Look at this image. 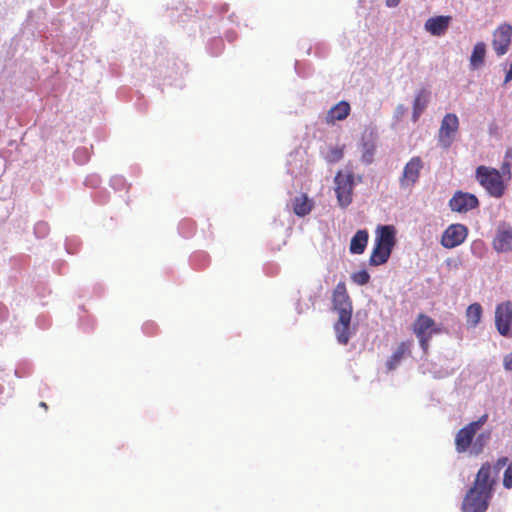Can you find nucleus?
Here are the masks:
<instances>
[{
	"label": "nucleus",
	"mask_w": 512,
	"mask_h": 512,
	"mask_svg": "<svg viewBox=\"0 0 512 512\" xmlns=\"http://www.w3.org/2000/svg\"><path fill=\"white\" fill-rule=\"evenodd\" d=\"M494 478L491 465L484 463L477 472L473 486L468 490L462 503L463 512H486L492 497Z\"/></svg>",
	"instance_id": "nucleus-1"
},
{
	"label": "nucleus",
	"mask_w": 512,
	"mask_h": 512,
	"mask_svg": "<svg viewBox=\"0 0 512 512\" xmlns=\"http://www.w3.org/2000/svg\"><path fill=\"white\" fill-rule=\"evenodd\" d=\"M332 304L338 312V321L334 325L337 340L340 344L346 345L350 338V324L352 318V301L347 292L346 284L340 281L332 293Z\"/></svg>",
	"instance_id": "nucleus-2"
},
{
	"label": "nucleus",
	"mask_w": 512,
	"mask_h": 512,
	"mask_svg": "<svg viewBox=\"0 0 512 512\" xmlns=\"http://www.w3.org/2000/svg\"><path fill=\"white\" fill-rule=\"evenodd\" d=\"M475 177L491 197L501 198L505 195L507 185L497 169L480 165L476 168Z\"/></svg>",
	"instance_id": "nucleus-3"
},
{
	"label": "nucleus",
	"mask_w": 512,
	"mask_h": 512,
	"mask_svg": "<svg viewBox=\"0 0 512 512\" xmlns=\"http://www.w3.org/2000/svg\"><path fill=\"white\" fill-rule=\"evenodd\" d=\"M334 184L338 205L341 208H347L353 200L354 173L352 171H339L334 178Z\"/></svg>",
	"instance_id": "nucleus-4"
},
{
	"label": "nucleus",
	"mask_w": 512,
	"mask_h": 512,
	"mask_svg": "<svg viewBox=\"0 0 512 512\" xmlns=\"http://www.w3.org/2000/svg\"><path fill=\"white\" fill-rule=\"evenodd\" d=\"M488 414H483L476 421L468 423L461 428L455 437V448L458 453H464L472 449L473 439L477 431L487 422Z\"/></svg>",
	"instance_id": "nucleus-5"
},
{
	"label": "nucleus",
	"mask_w": 512,
	"mask_h": 512,
	"mask_svg": "<svg viewBox=\"0 0 512 512\" xmlns=\"http://www.w3.org/2000/svg\"><path fill=\"white\" fill-rule=\"evenodd\" d=\"M459 129V119L454 113H447L442 121L438 131V143L444 148L451 147L455 140L456 133Z\"/></svg>",
	"instance_id": "nucleus-6"
},
{
	"label": "nucleus",
	"mask_w": 512,
	"mask_h": 512,
	"mask_svg": "<svg viewBox=\"0 0 512 512\" xmlns=\"http://www.w3.org/2000/svg\"><path fill=\"white\" fill-rule=\"evenodd\" d=\"M495 326L504 337H512V302L504 301L495 308Z\"/></svg>",
	"instance_id": "nucleus-7"
},
{
	"label": "nucleus",
	"mask_w": 512,
	"mask_h": 512,
	"mask_svg": "<svg viewBox=\"0 0 512 512\" xmlns=\"http://www.w3.org/2000/svg\"><path fill=\"white\" fill-rule=\"evenodd\" d=\"M512 43V25L503 23L492 34V48L498 57L505 55Z\"/></svg>",
	"instance_id": "nucleus-8"
},
{
	"label": "nucleus",
	"mask_w": 512,
	"mask_h": 512,
	"mask_svg": "<svg viewBox=\"0 0 512 512\" xmlns=\"http://www.w3.org/2000/svg\"><path fill=\"white\" fill-rule=\"evenodd\" d=\"M424 163L419 156L412 157L404 166L402 175L399 179L402 188L414 186L420 178Z\"/></svg>",
	"instance_id": "nucleus-9"
},
{
	"label": "nucleus",
	"mask_w": 512,
	"mask_h": 512,
	"mask_svg": "<svg viewBox=\"0 0 512 512\" xmlns=\"http://www.w3.org/2000/svg\"><path fill=\"white\" fill-rule=\"evenodd\" d=\"M468 235V229L462 224H451L444 231L441 244L448 249L454 248L462 244Z\"/></svg>",
	"instance_id": "nucleus-10"
},
{
	"label": "nucleus",
	"mask_w": 512,
	"mask_h": 512,
	"mask_svg": "<svg viewBox=\"0 0 512 512\" xmlns=\"http://www.w3.org/2000/svg\"><path fill=\"white\" fill-rule=\"evenodd\" d=\"M452 211L458 213H467L479 206L478 198L471 193L457 191L449 201Z\"/></svg>",
	"instance_id": "nucleus-11"
},
{
	"label": "nucleus",
	"mask_w": 512,
	"mask_h": 512,
	"mask_svg": "<svg viewBox=\"0 0 512 512\" xmlns=\"http://www.w3.org/2000/svg\"><path fill=\"white\" fill-rule=\"evenodd\" d=\"M493 248L497 252L512 251V227L509 224L502 223L499 225L493 240Z\"/></svg>",
	"instance_id": "nucleus-12"
},
{
	"label": "nucleus",
	"mask_w": 512,
	"mask_h": 512,
	"mask_svg": "<svg viewBox=\"0 0 512 512\" xmlns=\"http://www.w3.org/2000/svg\"><path fill=\"white\" fill-rule=\"evenodd\" d=\"M411 347H412V341H402L396 348V350L392 353V355L388 358L386 361V369L388 372H391L395 370L402 359L405 356L411 355Z\"/></svg>",
	"instance_id": "nucleus-13"
},
{
	"label": "nucleus",
	"mask_w": 512,
	"mask_h": 512,
	"mask_svg": "<svg viewBox=\"0 0 512 512\" xmlns=\"http://www.w3.org/2000/svg\"><path fill=\"white\" fill-rule=\"evenodd\" d=\"M412 330L416 336L428 335L429 333L431 335L439 334L441 332V329L435 327L434 320L425 314L418 315Z\"/></svg>",
	"instance_id": "nucleus-14"
},
{
	"label": "nucleus",
	"mask_w": 512,
	"mask_h": 512,
	"mask_svg": "<svg viewBox=\"0 0 512 512\" xmlns=\"http://www.w3.org/2000/svg\"><path fill=\"white\" fill-rule=\"evenodd\" d=\"M451 21L450 16H436L427 19L425 29L433 36H442L446 33Z\"/></svg>",
	"instance_id": "nucleus-15"
},
{
	"label": "nucleus",
	"mask_w": 512,
	"mask_h": 512,
	"mask_svg": "<svg viewBox=\"0 0 512 512\" xmlns=\"http://www.w3.org/2000/svg\"><path fill=\"white\" fill-rule=\"evenodd\" d=\"M350 113V105L346 101H340L333 106L327 113L326 120L328 123L341 121L347 118Z\"/></svg>",
	"instance_id": "nucleus-16"
},
{
	"label": "nucleus",
	"mask_w": 512,
	"mask_h": 512,
	"mask_svg": "<svg viewBox=\"0 0 512 512\" xmlns=\"http://www.w3.org/2000/svg\"><path fill=\"white\" fill-rule=\"evenodd\" d=\"M369 234L367 230H358L350 241L349 250L352 254H362L367 246Z\"/></svg>",
	"instance_id": "nucleus-17"
},
{
	"label": "nucleus",
	"mask_w": 512,
	"mask_h": 512,
	"mask_svg": "<svg viewBox=\"0 0 512 512\" xmlns=\"http://www.w3.org/2000/svg\"><path fill=\"white\" fill-rule=\"evenodd\" d=\"M486 56V44L482 41L477 42L469 58V65L472 70L478 69L484 65Z\"/></svg>",
	"instance_id": "nucleus-18"
},
{
	"label": "nucleus",
	"mask_w": 512,
	"mask_h": 512,
	"mask_svg": "<svg viewBox=\"0 0 512 512\" xmlns=\"http://www.w3.org/2000/svg\"><path fill=\"white\" fill-rule=\"evenodd\" d=\"M395 228L393 226H381L375 243L390 249L395 245Z\"/></svg>",
	"instance_id": "nucleus-19"
},
{
	"label": "nucleus",
	"mask_w": 512,
	"mask_h": 512,
	"mask_svg": "<svg viewBox=\"0 0 512 512\" xmlns=\"http://www.w3.org/2000/svg\"><path fill=\"white\" fill-rule=\"evenodd\" d=\"M392 249L375 243L370 255L369 263L372 266H379L386 263L391 255Z\"/></svg>",
	"instance_id": "nucleus-20"
},
{
	"label": "nucleus",
	"mask_w": 512,
	"mask_h": 512,
	"mask_svg": "<svg viewBox=\"0 0 512 512\" xmlns=\"http://www.w3.org/2000/svg\"><path fill=\"white\" fill-rule=\"evenodd\" d=\"M428 105V92L425 89L420 90L413 102L412 120L417 122L421 114L424 112Z\"/></svg>",
	"instance_id": "nucleus-21"
},
{
	"label": "nucleus",
	"mask_w": 512,
	"mask_h": 512,
	"mask_svg": "<svg viewBox=\"0 0 512 512\" xmlns=\"http://www.w3.org/2000/svg\"><path fill=\"white\" fill-rule=\"evenodd\" d=\"M313 208V202L306 194L296 197L293 201V211L299 217L308 215Z\"/></svg>",
	"instance_id": "nucleus-22"
},
{
	"label": "nucleus",
	"mask_w": 512,
	"mask_h": 512,
	"mask_svg": "<svg viewBox=\"0 0 512 512\" xmlns=\"http://www.w3.org/2000/svg\"><path fill=\"white\" fill-rule=\"evenodd\" d=\"M482 313V306L479 303L469 305L466 309V321L468 326L476 327L481 321Z\"/></svg>",
	"instance_id": "nucleus-23"
},
{
	"label": "nucleus",
	"mask_w": 512,
	"mask_h": 512,
	"mask_svg": "<svg viewBox=\"0 0 512 512\" xmlns=\"http://www.w3.org/2000/svg\"><path fill=\"white\" fill-rule=\"evenodd\" d=\"M490 438V433H481L479 434L473 445H472V449H471V453L475 454V455H478L479 453L482 452L484 446L487 444V441L489 440Z\"/></svg>",
	"instance_id": "nucleus-24"
},
{
	"label": "nucleus",
	"mask_w": 512,
	"mask_h": 512,
	"mask_svg": "<svg viewBox=\"0 0 512 512\" xmlns=\"http://www.w3.org/2000/svg\"><path fill=\"white\" fill-rule=\"evenodd\" d=\"M351 279L358 285H366L370 280V275L366 270L355 272L351 275Z\"/></svg>",
	"instance_id": "nucleus-25"
},
{
	"label": "nucleus",
	"mask_w": 512,
	"mask_h": 512,
	"mask_svg": "<svg viewBox=\"0 0 512 512\" xmlns=\"http://www.w3.org/2000/svg\"><path fill=\"white\" fill-rule=\"evenodd\" d=\"M507 457H501L497 460L494 468L491 467V477L495 479L500 470L507 464Z\"/></svg>",
	"instance_id": "nucleus-26"
},
{
	"label": "nucleus",
	"mask_w": 512,
	"mask_h": 512,
	"mask_svg": "<svg viewBox=\"0 0 512 512\" xmlns=\"http://www.w3.org/2000/svg\"><path fill=\"white\" fill-rule=\"evenodd\" d=\"M503 485L506 488H512V463L508 465L504 472Z\"/></svg>",
	"instance_id": "nucleus-27"
},
{
	"label": "nucleus",
	"mask_w": 512,
	"mask_h": 512,
	"mask_svg": "<svg viewBox=\"0 0 512 512\" xmlns=\"http://www.w3.org/2000/svg\"><path fill=\"white\" fill-rule=\"evenodd\" d=\"M431 336H432L431 333H429L428 335L416 336L418 338L420 346L424 352H426L428 350L429 341L431 339Z\"/></svg>",
	"instance_id": "nucleus-28"
},
{
	"label": "nucleus",
	"mask_w": 512,
	"mask_h": 512,
	"mask_svg": "<svg viewBox=\"0 0 512 512\" xmlns=\"http://www.w3.org/2000/svg\"><path fill=\"white\" fill-rule=\"evenodd\" d=\"M343 157V151L340 148L333 149L329 161L338 162Z\"/></svg>",
	"instance_id": "nucleus-29"
},
{
	"label": "nucleus",
	"mask_w": 512,
	"mask_h": 512,
	"mask_svg": "<svg viewBox=\"0 0 512 512\" xmlns=\"http://www.w3.org/2000/svg\"><path fill=\"white\" fill-rule=\"evenodd\" d=\"M503 367L507 371H512V352L505 355L503 359Z\"/></svg>",
	"instance_id": "nucleus-30"
},
{
	"label": "nucleus",
	"mask_w": 512,
	"mask_h": 512,
	"mask_svg": "<svg viewBox=\"0 0 512 512\" xmlns=\"http://www.w3.org/2000/svg\"><path fill=\"white\" fill-rule=\"evenodd\" d=\"M400 0H386L388 7H395L399 4Z\"/></svg>",
	"instance_id": "nucleus-31"
},
{
	"label": "nucleus",
	"mask_w": 512,
	"mask_h": 512,
	"mask_svg": "<svg viewBox=\"0 0 512 512\" xmlns=\"http://www.w3.org/2000/svg\"><path fill=\"white\" fill-rule=\"evenodd\" d=\"M506 158H512V148L506 151Z\"/></svg>",
	"instance_id": "nucleus-32"
},
{
	"label": "nucleus",
	"mask_w": 512,
	"mask_h": 512,
	"mask_svg": "<svg viewBox=\"0 0 512 512\" xmlns=\"http://www.w3.org/2000/svg\"><path fill=\"white\" fill-rule=\"evenodd\" d=\"M40 406L43 407L45 410L48 409V406L45 402H40Z\"/></svg>",
	"instance_id": "nucleus-33"
}]
</instances>
